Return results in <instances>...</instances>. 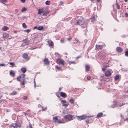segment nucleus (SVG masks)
I'll return each instance as SVG.
<instances>
[{
	"mask_svg": "<svg viewBox=\"0 0 128 128\" xmlns=\"http://www.w3.org/2000/svg\"><path fill=\"white\" fill-rule=\"evenodd\" d=\"M25 75L24 74H21L20 75L18 76L16 78V80L18 81H20V85H24L26 84L25 81Z\"/></svg>",
	"mask_w": 128,
	"mask_h": 128,
	"instance_id": "nucleus-1",
	"label": "nucleus"
},
{
	"mask_svg": "<svg viewBox=\"0 0 128 128\" xmlns=\"http://www.w3.org/2000/svg\"><path fill=\"white\" fill-rule=\"evenodd\" d=\"M85 22V21L84 18H83L80 17V18L77 20L76 24L81 26L84 25V24Z\"/></svg>",
	"mask_w": 128,
	"mask_h": 128,
	"instance_id": "nucleus-2",
	"label": "nucleus"
},
{
	"mask_svg": "<svg viewBox=\"0 0 128 128\" xmlns=\"http://www.w3.org/2000/svg\"><path fill=\"white\" fill-rule=\"evenodd\" d=\"M64 119L67 121H69L73 120L75 118L71 114H67L64 116Z\"/></svg>",
	"mask_w": 128,
	"mask_h": 128,
	"instance_id": "nucleus-3",
	"label": "nucleus"
},
{
	"mask_svg": "<svg viewBox=\"0 0 128 128\" xmlns=\"http://www.w3.org/2000/svg\"><path fill=\"white\" fill-rule=\"evenodd\" d=\"M56 62L58 64H62L63 66L64 65V63H66L63 60L59 58L56 59Z\"/></svg>",
	"mask_w": 128,
	"mask_h": 128,
	"instance_id": "nucleus-4",
	"label": "nucleus"
},
{
	"mask_svg": "<svg viewBox=\"0 0 128 128\" xmlns=\"http://www.w3.org/2000/svg\"><path fill=\"white\" fill-rule=\"evenodd\" d=\"M92 117V116H87L86 115H83L80 116H77V118L78 120H81L85 119L87 117L89 118Z\"/></svg>",
	"mask_w": 128,
	"mask_h": 128,
	"instance_id": "nucleus-5",
	"label": "nucleus"
},
{
	"mask_svg": "<svg viewBox=\"0 0 128 128\" xmlns=\"http://www.w3.org/2000/svg\"><path fill=\"white\" fill-rule=\"evenodd\" d=\"M47 8H42L39 9L38 10V14H41V13H44L46 11L48 10H47Z\"/></svg>",
	"mask_w": 128,
	"mask_h": 128,
	"instance_id": "nucleus-6",
	"label": "nucleus"
},
{
	"mask_svg": "<svg viewBox=\"0 0 128 128\" xmlns=\"http://www.w3.org/2000/svg\"><path fill=\"white\" fill-rule=\"evenodd\" d=\"M44 64V66L49 65L50 63V62L47 58H45L43 60Z\"/></svg>",
	"mask_w": 128,
	"mask_h": 128,
	"instance_id": "nucleus-7",
	"label": "nucleus"
},
{
	"mask_svg": "<svg viewBox=\"0 0 128 128\" xmlns=\"http://www.w3.org/2000/svg\"><path fill=\"white\" fill-rule=\"evenodd\" d=\"M99 58L101 59H104L106 57V54L104 53H102L99 54L98 55Z\"/></svg>",
	"mask_w": 128,
	"mask_h": 128,
	"instance_id": "nucleus-8",
	"label": "nucleus"
},
{
	"mask_svg": "<svg viewBox=\"0 0 128 128\" xmlns=\"http://www.w3.org/2000/svg\"><path fill=\"white\" fill-rule=\"evenodd\" d=\"M22 57L24 58L26 60H29L30 59V58L26 53H25L23 54Z\"/></svg>",
	"mask_w": 128,
	"mask_h": 128,
	"instance_id": "nucleus-9",
	"label": "nucleus"
},
{
	"mask_svg": "<svg viewBox=\"0 0 128 128\" xmlns=\"http://www.w3.org/2000/svg\"><path fill=\"white\" fill-rule=\"evenodd\" d=\"M46 42L48 43L50 46H54L53 42L51 40L49 39H47Z\"/></svg>",
	"mask_w": 128,
	"mask_h": 128,
	"instance_id": "nucleus-10",
	"label": "nucleus"
},
{
	"mask_svg": "<svg viewBox=\"0 0 128 128\" xmlns=\"http://www.w3.org/2000/svg\"><path fill=\"white\" fill-rule=\"evenodd\" d=\"M112 73L109 70H108L105 72V74L106 76H109L111 75Z\"/></svg>",
	"mask_w": 128,
	"mask_h": 128,
	"instance_id": "nucleus-11",
	"label": "nucleus"
},
{
	"mask_svg": "<svg viewBox=\"0 0 128 128\" xmlns=\"http://www.w3.org/2000/svg\"><path fill=\"white\" fill-rule=\"evenodd\" d=\"M10 74L12 77H14L15 75V72L13 70H11L10 71Z\"/></svg>",
	"mask_w": 128,
	"mask_h": 128,
	"instance_id": "nucleus-12",
	"label": "nucleus"
},
{
	"mask_svg": "<svg viewBox=\"0 0 128 128\" xmlns=\"http://www.w3.org/2000/svg\"><path fill=\"white\" fill-rule=\"evenodd\" d=\"M11 126L14 128H18V127L20 128V125H18L16 123L12 124H11Z\"/></svg>",
	"mask_w": 128,
	"mask_h": 128,
	"instance_id": "nucleus-13",
	"label": "nucleus"
},
{
	"mask_svg": "<svg viewBox=\"0 0 128 128\" xmlns=\"http://www.w3.org/2000/svg\"><path fill=\"white\" fill-rule=\"evenodd\" d=\"M85 70L86 72H88L90 69V66L88 64L86 65L85 66Z\"/></svg>",
	"mask_w": 128,
	"mask_h": 128,
	"instance_id": "nucleus-14",
	"label": "nucleus"
},
{
	"mask_svg": "<svg viewBox=\"0 0 128 128\" xmlns=\"http://www.w3.org/2000/svg\"><path fill=\"white\" fill-rule=\"evenodd\" d=\"M116 50L118 52L120 53L122 52L123 51V49L120 47H117L116 48Z\"/></svg>",
	"mask_w": 128,
	"mask_h": 128,
	"instance_id": "nucleus-15",
	"label": "nucleus"
},
{
	"mask_svg": "<svg viewBox=\"0 0 128 128\" xmlns=\"http://www.w3.org/2000/svg\"><path fill=\"white\" fill-rule=\"evenodd\" d=\"M103 45H96V47L98 49H101L103 48Z\"/></svg>",
	"mask_w": 128,
	"mask_h": 128,
	"instance_id": "nucleus-16",
	"label": "nucleus"
},
{
	"mask_svg": "<svg viewBox=\"0 0 128 128\" xmlns=\"http://www.w3.org/2000/svg\"><path fill=\"white\" fill-rule=\"evenodd\" d=\"M60 96L63 97L64 98H66L67 96L66 94L63 92H60Z\"/></svg>",
	"mask_w": 128,
	"mask_h": 128,
	"instance_id": "nucleus-17",
	"label": "nucleus"
},
{
	"mask_svg": "<svg viewBox=\"0 0 128 128\" xmlns=\"http://www.w3.org/2000/svg\"><path fill=\"white\" fill-rule=\"evenodd\" d=\"M58 116H55L53 118V122H57L58 120Z\"/></svg>",
	"mask_w": 128,
	"mask_h": 128,
	"instance_id": "nucleus-18",
	"label": "nucleus"
},
{
	"mask_svg": "<svg viewBox=\"0 0 128 128\" xmlns=\"http://www.w3.org/2000/svg\"><path fill=\"white\" fill-rule=\"evenodd\" d=\"M20 70L22 71L23 73H24L26 71V68L24 67L21 68Z\"/></svg>",
	"mask_w": 128,
	"mask_h": 128,
	"instance_id": "nucleus-19",
	"label": "nucleus"
},
{
	"mask_svg": "<svg viewBox=\"0 0 128 128\" xmlns=\"http://www.w3.org/2000/svg\"><path fill=\"white\" fill-rule=\"evenodd\" d=\"M9 34L7 33H5L3 34V36L4 38H7L9 37Z\"/></svg>",
	"mask_w": 128,
	"mask_h": 128,
	"instance_id": "nucleus-20",
	"label": "nucleus"
},
{
	"mask_svg": "<svg viewBox=\"0 0 128 128\" xmlns=\"http://www.w3.org/2000/svg\"><path fill=\"white\" fill-rule=\"evenodd\" d=\"M9 29L6 26H4L3 28H2V30L4 31H6Z\"/></svg>",
	"mask_w": 128,
	"mask_h": 128,
	"instance_id": "nucleus-21",
	"label": "nucleus"
},
{
	"mask_svg": "<svg viewBox=\"0 0 128 128\" xmlns=\"http://www.w3.org/2000/svg\"><path fill=\"white\" fill-rule=\"evenodd\" d=\"M103 115V113L102 112H100L98 113L97 115V118H99L102 117Z\"/></svg>",
	"mask_w": 128,
	"mask_h": 128,
	"instance_id": "nucleus-22",
	"label": "nucleus"
},
{
	"mask_svg": "<svg viewBox=\"0 0 128 128\" xmlns=\"http://www.w3.org/2000/svg\"><path fill=\"white\" fill-rule=\"evenodd\" d=\"M69 102L71 104H72L74 103V100L72 98H70L69 100Z\"/></svg>",
	"mask_w": 128,
	"mask_h": 128,
	"instance_id": "nucleus-23",
	"label": "nucleus"
},
{
	"mask_svg": "<svg viewBox=\"0 0 128 128\" xmlns=\"http://www.w3.org/2000/svg\"><path fill=\"white\" fill-rule=\"evenodd\" d=\"M24 42L26 43V44H28L30 42V40H28V38H26L24 40Z\"/></svg>",
	"mask_w": 128,
	"mask_h": 128,
	"instance_id": "nucleus-24",
	"label": "nucleus"
},
{
	"mask_svg": "<svg viewBox=\"0 0 128 128\" xmlns=\"http://www.w3.org/2000/svg\"><path fill=\"white\" fill-rule=\"evenodd\" d=\"M49 11L48 10L46 11V12L44 13H43V14H42V16H46V14H47L49 13Z\"/></svg>",
	"mask_w": 128,
	"mask_h": 128,
	"instance_id": "nucleus-25",
	"label": "nucleus"
},
{
	"mask_svg": "<svg viewBox=\"0 0 128 128\" xmlns=\"http://www.w3.org/2000/svg\"><path fill=\"white\" fill-rule=\"evenodd\" d=\"M0 2L4 4V3H6L8 2L7 0H0Z\"/></svg>",
	"mask_w": 128,
	"mask_h": 128,
	"instance_id": "nucleus-26",
	"label": "nucleus"
},
{
	"mask_svg": "<svg viewBox=\"0 0 128 128\" xmlns=\"http://www.w3.org/2000/svg\"><path fill=\"white\" fill-rule=\"evenodd\" d=\"M17 92L15 91H13L10 94V95L12 96L15 95L17 93Z\"/></svg>",
	"mask_w": 128,
	"mask_h": 128,
	"instance_id": "nucleus-27",
	"label": "nucleus"
},
{
	"mask_svg": "<svg viewBox=\"0 0 128 128\" xmlns=\"http://www.w3.org/2000/svg\"><path fill=\"white\" fill-rule=\"evenodd\" d=\"M96 19L94 16L92 17L91 18V20L92 22H94L95 21Z\"/></svg>",
	"mask_w": 128,
	"mask_h": 128,
	"instance_id": "nucleus-28",
	"label": "nucleus"
},
{
	"mask_svg": "<svg viewBox=\"0 0 128 128\" xmlns=\"http://www.w3.org/2000/svg\"><path fill=\"white\" fill-rule=\"evenodd\" d=\"M8 64H10L12 66L11 67L12 68L14 66H15V64L12 62H8Z\"/></svg>",
	"mask_w": 128,
	"mask_h": 128,
	"instance_id": "nucleus-29",
	"label": "nucleus"
},
{
	"mask_svg": "<svg viewBox=\"0 0 128 128\" xmlns=\"http://www.w3.org/2000/svg\"><path fill=\"white\" fill-rule=\"evenodd\" d=\"M62 104L63 106L67 107L68 105V102H67L65 103L64 104Z\"/></svg>",
	"mask_w": 128,
	"mask_h": 128,
	"instance_id": "nucleus-30",
	"label": "nucleus"
},
{
	"mask_svg": "<svg viewBox=\"0 0 128 128\" xmlns=\"http://www.w3.org/2000/svg\"><path fill=\"white\" fill-rule=\"evenodd\" d=\"M125 55L126 56H128V49H126V50Z\"/></svg>",
	"mask_w": 128,
	"mask_h": 128,
	"instance_id": "nucleus-31",
	"label": "nucleus"
},
{
	"mask_svg": "<svg viewBox=\"0 0 128 128\" xmlns=\"http://www.w3.org/2000/svg\"><path fill=\"white\" fill-rule=\"evenodd\" d=\"M43 28V27L42 26H40L38 28V29L39 30H42Z\"/></svg>",
	"mask_w": 128,
	"mask_h": 128,
	"instance_id": "nucleus-32",
	"label": "nucleus"
},
{
	"mask_svg": "<svg viewBox=\"0 0 128 128\" xmlns=\"http://www.w3.org/2000/svg\"><path fill=\"white\" fill-rule=\"evenodd\" d=\"M50 4V1L49 0H48L45 2V4L46 5H49Z\"/></svg>",
	"mask_w": 128,
	"mask_h": 128,
	"instance_id": "nucleus-33",
	"label": "nucleus"
},
{
	"mask_svg": "<svg viewBox=\"0 0 128 128\" xmlns=\"http://www.w3.org/2000/svg\"><path fill=\"white\" fill-rule=\"evenodd\" d=\"M116 8L118 9H119L120 8V5L118 4L117 2L116 4Z\"/></svg>",
	"mask_w": 128,
	"mask_h": 128,
	"instance_id": "nucleus-34",
	"label": "nucleus"
},
{
	"mask_svg": "<svg viewBox=\"0 0 128 128\" xmlns=\"http://www.w3.org/2000/svg\"><path fill=\"white\" fill-rule=\"evenodd\" d=\"M119 78V76L118 75L116 76L115 77V80H118Z\"/></svg>",
	"mask_w": 128,
	"mask_h": 128,
	"instance_id": "nucleus-35",
	"label": "nucleus"
},
{
	"mask_svg": "<svg viewBox=\"0 0 128 128\" xmlns=\"http://www.w3.org/2000/svg\"><path fill=\"white\" fill-rule=\"evenodd\" d=\"M68 64H75V62H72V61H69L68 62Z\"/></svg>",
	"mask_w": 128,
	"mask_h": 128,
	"instance_id": "nucleus-36",
	"label": "nucleus"
},
{
	"mask_svg": "<svg viewBox=\"0 0 128 128\" xmlns=\"http://www.w3.org/2000/svg\"><path fill=\"white\" fill-rule=\"evenodd\" d=\"M22 26L24 28H26L27 27V26L25 23H23L22 24Z\"/></svg>",
	"mask_w": 128,
	"mask_h": 128,
	"instance_id": "nucleus-37",
	"label": "nucleus"
},
{
	"mask_svg": "<svg viewBox=\"0 0 128 128\" xmlns=\"http://www.w3.org/2000/svg\"><path fill=\"white\" fill-rule=\"evenodd\" d=\"M61 101V103L62 104L67 102H66V100H62Z\"/></svg>",
	"mask_w": 128,
	"mask_h": 128,
	"instance_id": "nucleus-38",
	"label": "nucleus"
},
{
	"mask_svg": "<svg viewBox=\"0 0 128 128\" xmlns=\"http://www.w3.org/2000/svg\"><path fill=\"white\" fill-rule=\"evenodd\" d=\"M47 109V107H45V108L42 107V111H44L45 110H46Z\"/></svg>",
	"mask_w": 128,
	"mask_h": 128,
	"instance_id": "nucleus-39",
	"label": "nucleus"
},
{
	"mask_svg": "<svg viewBox=\"0 0 128 128\" xmlns=\"http://www.w3.org/2000/svg\"><path fill=\"white\" fill-rule=\"evenodd\" d=\"M56 68V69H57L59 70H61V68L60 67H58V66H55Z\"/></svg>",
	"mask_w": 128,
	"mask_h": 128,
	"instance_id": "nucleus-40",
	"label": "nucleus"
},
{
	"mask_svg": "<svg viewBox=\"0 0 128 128\" xmlns=\"http://www.w3.org/2000/svg\"><path fill=\"white\" fill-rule=\"evenodd\" d=\"M26 9L25 7H24L22 9L21 11L23 12L24 11H26Z\"/></svg>",
	"mask_w": 128,
	"mask_h": 128,
	"instance_id": "nucleus-41",
	"label": "nucleus"
},
{
	"mask_svg": "<svg viewBox=\"0 0 128 128\" xmlns=\"http://www.w3.org/2000/svg\"><path fill=\"white\" fill-rule=\"evenodd\" d=\"M30 31V29H28L27 30H24V32H28V33Z\"/></svg>",
	"mask_w": 128,
	"mask_h": 128,
	"instance_id": "nucleus-42",
	"label": "nucleus"
},
{
	"mask_svg": "<svg viewBox=\"0 0 128 128\" xmlns=\"http://www.w3.org/2000/svg\"><path fill=\"white\" fill-rule=\"evenodd\" d=\"M76 43L77 44H80V41L79 40H78L76 41Z\"/></svg>",
	"mask_w": 128,
	"mask_h": 128,
	"instance_id": "nucleus-43",
	"label": "nucleus"
},
{
	"mask_svg": "<svg viewBox=\"0 0 128 128\" xmlns=\"http://www.w3.org/2000/svg\"><path fill=\"white\" fill-rule=\"evenodd\" d=\"M106 69V66H104L103 68H102V70L103 71L105 70Z\"/></svg>",
	"mask_w": 128,
	"mask_h": 128,
	"instance_id": "nucleus-44",
	"label": "nucleus"
},
{
	"mask_svg": "<svg viewBox=\"0 0 128 128\" xmlns=\"http://www.w3.org/2000/svg\"><path fill=\"white\" fill-rule=\"evenodd\" d=\"M87 78L88 80H89L90 79L91 77L90 76H88L87 77Z\"/></svg>",
	"mask_w": 128,
	"mask_h": 128,
	"instance_id": "nucleus-45",
	"label": "nucleus"
},
{
	"mask_svg": "<svg viewBox=\"0 0 128 128\" xmlns=\"http://www.w3.org/2000/svg\"><path fill=\"white\" fill-rule=\"evenodd\" d=\"M64 38H62L60 40V41L61 42L63 43L64 42Z\"/></svg>",
	"mask_w": 128,
	"mask_h": 128,
	"instance_id": "nucleus-46",
	"label": "nucleus"
},
{
	"mask_svg": "<svg viewBox=\"0 0 128 128\" xmlns=\"http://www.w3.org/2000/svg\"><path fill=\"white\" fill-rule=\"evenodd\" d=\"M23 98L24 100H26L27 98V96H24Z\"/></svg>",
	"mask_w": 128,
	"mask_h": 128,
	"instance_id": "nucleus-47",
	"label": "nucleus"
},
{
	"mask_svg": "<svg viewBox=\"0 0 128 128\" xmlns=\"http://www.w3.org/2000/svg\"><path fill=\"white\" fill-rule=\"evenodd\" d=\"M57 122L58 123H62V122H61V120H58V121Z\"/></svg>",
	"mask_w": 128,
	"mask_h": 128,
	"instance_id": "nucleus-48",
	"label": "nucleus"
},
{
	"mask_svg": "<svg viewBox=\"0 0 128 128\" xmlns=\"http://www.w3.org/2000/svg\"><path fill=\"white\" fill-rule=\"evenodd\" d=\"M22 2L24 3L26 1V0H20Z\"/></svg>",
	"mask_w": 128,
	"mask_h": 128,
	"instance_id": "nucleus-49",
	"label": "nucleus"
},
{
	"mask_svg": "<svg viewBox=\"0 0 128 128\" xmlns=\"http://www.w3.org/2000/svg\"><path fill=\"white\" fill-rule=\"evenodd\" d=\"M29 126L30 128H33L32 127V125L31 124H29Z\"/></svg>",
	"mask_w": 128,
	"mask_h": 128,
	"instance_id": "nucleus-50",
	"label": "nucleus"
},
{
	"mask_svg": "<svg viewBox=\"0 0 128 128\" xmlns=\"http://www.w3.org/2000/svg\"><path fill=\"white\" fill-rule=\"evenodd\" d=\"M5 65L4 64H0V66H5Z\"/></svg>",
	"mask_w": 128,
	"mask_h": 128,
	"instance_id": "nucleus-51",
	"label": "nucleus"
},
{
	"mask_svg": "<svg viewBox=\"0 0 128 128\" xmlns=\"http://www.w3.org/2000/svg\"><path fill=\"white\" fill-rule=\"evenodd\" d=\"M64 4V2H62L61 1L60 2V4L62 5Z\"/></svg>",
	"mask_w": 128,
	"mask_h": 128,
	"instance_id": "nucleus-52",
	"label": "nucleus"
},
{
	"mask_svg": "<svg viewBox=\"0 0 128 128\" xmlns=\"http://www.w3.org/2000/svg\"><path fill=\"white\" fill-rule=\"evenodd\" d=\"M80 56H78L77 57H76V60H77L79 58H80Z\"/></svg>",
	"mask_w": 128,
	"mask_h": 128,
	"instance_id": "nucleus-53",
	"label": "nucleus"
},
{
	"mask_svg": "<svg viewBox=\"0 0 128 128\" xmlns=\"http://www.w3.org/2000/svg\"><path fill=\"white\" fill-rule=\"evenodd\" d=\"M125 15L126 16L128 17V13L126 12L125 14Z\"/></svg>",
	"mask_w": 128,
	"mask_h": 128,
	"instance_id": "nucleus-54",
	"label": "nucleus"
},
{
	"mask_svg": "<svg viewBox=\"0 0 128 128\" xmlns=\"http://www.w3.org/2000/svg\"><path fill=\"white\" fill-rule=\"evenodd\" d=\"M74 40L77 41L78 40L77 39V38H74Z\"/></svg>",
	"mask_w": 128,
	"mask_h": 128,
	"instance_id": "nucleus-55",
	"label": "nucleus"
},
{
	"mask_svg": "<svg viewBox=\"0 0 128 128\" xmlns=\"http://www.w3.org/2000/svg\"><path fill=\"white\" fill-rule=\"evenodd\" d=\"M72 39V38H67V40H70Z\"/></svg>",
	"mask_w": 128,
	"mask_h": 128,
	"instance_id": "nucleus-56",
	"label": "nucleus"
},
{
	"mask_svg": "<svg viewBox=\"0 0 128 128\" xmlns=\"http://www.w3.org/2000/svg\"><path fill=\"white\" fill-rule=\"evenodd\" d=\"M101 0H96L97 2H100L101 1Z\"/></svg>",
	"mask_w": 128,
	"mask_h": 128,
	"instance_id": "nucleus-57",
	"label": "nucleus"
},
{
	"mask_svg": "<svg viewBox=\"0 0 128 128\" xmlns=\"http://www.w3.org/2000/svg\"><path fill=\"white\" fill-rule=\"evenodd\" d=\"M106 67V68H107V67H108L110 66L108 64V65H107L106 66H105Z\"/></svg>",
	"mask_w": 128,
	"mask_h": 128,
	"instance_id": "nucleus-58",
	"label": "nucleus"
},
{
	"mask_svg": "<svg viewBox=\"0 0 128 128\" xmlns=\"http://www.w3.org/2000/svg\"><path fill=\"white\" fill-rule=\"evenodd\" d=\"M37 28V26H35L34 28V29H36V28Z\"/></svg>",
	"mask_w": 128,
	"mask_h": 128,
	"instance_id": "nucleus-59",
	"label": "nucleus"
},
{
	"mask_svg": "<svg viewBox=\"0 0 128 128\" xmlns=\"http://www.w3.org/2000/svg\"><path fill=\"white\" fill-rule=\"evenodd\" d=\"M14 104L16 105H18V103L17 102H15Z\"/></svg>",
	"mask_w": 128,
	"mask_h": 128,
	"instance_id": "nucleus-60",
	"label": "nucleus"
},
{
	"mask_svg": "<svg viewBox=\"0 0 128 128\" xmlns=\"http://www.w3.org/2000/svg\"><path fill=\"white\" fill-rule=\"evenodd\" d=\"M88 121H89V120H86V122H88Z\"/></svg>",
	"mask_w": 128,
	"mask_h": 128,
	"instance_id": "nucleus-61",
	"label": "nucleus"
},
{
	"mask_svg": "<svg viewBox=\"0 0 128 128\" xmlns=\"http://www.w3.org/2000/svg\"><path fill=\"white\" fill-rule=\"evenodd\" d=\"M91 1L93 2H94V1H95V0H90Z\"/></svg>",
	"mask_w": 128,
	"mask_h": 128,
	"instance_id": "nucleus-62",
	"label": "nucleus"
},
{
	"mask_svg": "<svg viewBox=\"0 0 128 128\" xmlns=\"http://www.w3.org/2000/svg\"><path fill=\"white\" fill-rule=\"evenodd\" d=\"M124 1L126 2H127L128 1V0H124Z\"/></svg>",
	"mask_w": 128,
	"mask_h": 128,
	"instance_id": "nucleus-63",
	"label": "nucleus"
},
{
	"mask_svg": "<svg viewBox=\"0 0 128 128\" xmlns=\"http://www.w3.org/2000/svg\"><path fill=\"white\" fill-rule=\"evenodd\" d=\"M126 121H128V118H126Z\"/></svg>",
	"mask_w": 128,
	"mask_h": 128,
	"instance_id": "nucleus-64",
	"label": "nucleus"
}]
</instances>
